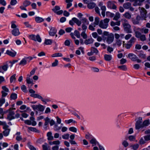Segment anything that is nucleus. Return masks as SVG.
Masks as SVG:
<instances>
[{"instance_id":"1","label":"nucleus","mask_w":150,"mask_h":150,"mask_svg":"<svg viewBox=\"0 0 150 150\" xmlns=\"http://www.w3.org/2000/svg\"><path fill=\"white\" fill-rule=\"evenodd\" d=\"M110 19L106 18L103 20H101L99 22V26L101 28L105 29L107 28L108 25V23Z\"/></svg>"},{"instance_id":"2","label":"nucleus","mask_w":150,"mask_h":150,"mask_svg":"<svg viewBox=\"0 0 150 150\" xmlns=\"http://www.w3.org/2000/svg\"><path fill=\"white\" fill-rule=\"evenodd\" d=\"M17 26L15 24L12 23L11 27L13 29L11 31V33L15 36H18L21 34L19 29L17 28Z\"/></svg>"},{"instance_id":"3","label":"nucleus","mask_w":150,"mask_h":150,"mask_svg":"<svg viewBox=\"0 0 150 150\" xmlns=\"http://www.w3.org/2000/svg\"><path fill=\"white\" fill-rule=\"evenodd\" d=\"M143 128L142 118L139 117L136 121L135 124V128L136 129H139Z\"/></svg>"},{"instance_id":"4","label":"nucleus","mask_w":150,"mask_h":150,"mask_svg":"<svg viewBox=\"0 0 150 150\" xmlns=\"http://www.w3.org/2000/svg\"><path fill=\"white\" fill-rule=\"evenodd\" d=\"M124 30L127 33H132L131 25L128 23H125L123 24Z\"/></svg>"},{"instance_id":"5","label":"nucleus","mask_w":150,"mask_h":150,"mask_svg":"<svg viewBox=\"0 0 150 150\" xmlns=\"http://www.w3.org/2000/svg\"><path fill=\"white\" fill-rule=\"evenodd\" d=\"M13 109H15V108H11L8 110L9 111V112L7 117V119L10 120L15 118L14 116V113L13 111H12Z\"/></svg>"},{"instance_id":"6","label":"nucleus","mask_w":150,"mask_h":150,"mask_svg":"<svg viewBox=\"0 0 150 150\" xmlns=\"http://www.w3.org/2000/svg\"><path fill=\"white\" fill-rule=\"evenodd\" d=\"M115 3H116L115 1H109L107 3V7L111 9L116 10L117 9V6L115 4Z\"/></svg>"},{"instance_id":"7","label":"nucleus","mask_w":150,"mask_h":150,"mask_svg":"<svg viewBox=\"0 0 150 150\" xmlns=\"http://www.w3.org/2000/svg\"><path fill=\"white\" fill-rule=\"evenodd\" d=\"M29 37L31 40L35 41H37L39 42H40L42 41L41 39L38 35L36 36L34 35H29Z\"/></svg>"},{"instance_id":"8","label":"nucleus","mask_w":150,"mask_h":150,"mask_svg":"<svg viewBox=\"0 0 150 150\" xmlns=\"http://www.w3.org/2000/svg\"><path fill=\"white\" fill-rule=\"evenodd\" d=\"M131 4L129 2L124 3L123 5V7L125 9H129L132 11H134V8L131 6Z\"/></svg>"},{"instance_id":"9","label":"nucleus","mask_w":150,"mask_h":150,"mask_svg":"<svg viewBox=\"0 0 150 150\" xmlns=\"http://www.w3.org/2000/svg\"><path fill=\"white\" fill-rule=\"evenodd\" d=\"M8 68V65L7 64H4L0 66V72L4 74V72L7 71Z\"/></svg>"},{"instance_id":"10","label":"nucleus","mask_w":150,"mask_h":150,"mask_svg":"<svg viewBox=\"0 0 150 150\" xmlns=\"http://www.w3.org/2000/svg\"><path fill=\"white\" fill-rule=\"evenodd\" d=\"M139 9H141L140 12L141 17L145 19L146 18V14L147 13L145 9V8H141L140 7H139Z\"/></svg>"},{"instance_id":"11","label":"nucleus","mask_w":150,"mask_h":150,"mask_svg":"<svg viewBox=\"0 0 150 150\" xmlns=\"http://www.w3.org/2000/svg\"><path fill=\"white\" fill-rule=\"evenodd\" d=\"M114 36L113 34H110L108 36L106 42L109 44L111 43L114 40Z\"/></svg>"},{"instance_id":"12","label":"nucleus","mask_w":150,"mask_h":150,"mask_svg":"<svg viewBox=\"0 0 150 150\" xmlns=\"http://www.w3.org/2000/svg\"><path fill=\"white\" fill-rule=\"evenodd\" d=\"M141 16L138 15L137 16L136 19L132 18V21L134 25L138 24L139 23V21L141 20Z\"/></svg>"},{"instance_id":"13","label":"nucleus","mask_w":150,"mask_h":150,"mask_svg":"<svg viewBox=\"0 0 150 150\" xmlns=\"http://www.w3.org/2000/svg\"><path fill=\"white\" fill-rule=\"evenodd\" d=\"M57 32L56 29L54 28H52L49 32V34L50 36H54Z\"/></svg>"},{"instance_id":"14","label":"nucleus","mask_w":150,"mask_h":150,"mask_svg":"<svg viewBox=\"0 0 150 150\" xmlns=\"http://www.w3.org/2000/svg\"><path fill=\"white\" fill-rule=\"evenodd\" d=\"M128 57L133 61H136V59L138 58L135 55L132 53L129 54H128Z\"/></svg>"},{"instance_id":"15","label":"nucleus","mask_w":150,"mask_h":150,"mask_svg":"<svg viewBox=\"0 0 150 150\" xmlns=\"http://www.w3.org/2000/svg\"><path fill=\"white\" fill-rule=\"evenodd\" d=\"M6 53L12 57H15L16 54V52L15 51H14L13 52L8 50L6 51Z\"/></svg>"},{"instance_id":"16","label":"nucleus","mask_w":150,"mask_h":150,"mask_svg":"<svg viewBox=\"0 0 150 150\" xmlns=\"http://www.w3.org/2000/svg\"><path fill=\"white\" fill-rule=\"evenodd\" d=\"M4 129L5 130L3 132V134L4 136L7 137L9 135L10 129H8V128Z\"/></svg>"},{"instance_id":"17","label":"nucleus","mask_w":150,"mask_h":150,"mask_svg":"<svg viewBox=\"0 0 150 150\" xmlns=\"http://www.w3.org/2000/svg\"><path fill=\"white\" fill-rule=\"evenodd\" d=\"M105 59L106 61H110L112 59V56L111 55L105 54L104 55Z\"/></svg>"},{"instance_id":"18","label":"nucleus","mask_w":150,"mask_h":150,"mask_svg":"<svg viewBox=\"0 0 150 150\" xmlns=\"http://www.w3.org/2000/svg\"><path fill=\"white\" fill-rule=\"evenodd\" d=\"M138 29L142 33L147 34L148 33L149 30L147 28H138Z\"/></svg>"},{"instance_id":"19","label":"nucleus","mask_w":150,"mask_h":150,"mask_svg":"<svg viewBox=\"0 0 150 150\" xmlns=\"http://www.w3.org/2000/svg\"><path fill=\"white\" fill-rule=\"evenodd\" d=\"M94 40L92 38H89L88 39H86L84 41V43L86 45H87L88 44H91L93 43V42Z\"/></svg>"},{"instance_id":"20","label":"nucleus","mask_w":150,"mask_h":150,"mask_svg":"<svg viewBox=\"0 0 150 150\" xmlns=\"http://www.w3.org/2000/svg\"><path fill=\"white\" fill-rule=\"evenodd\" d=\"M73 21L74 23H76L78 26L81 25V21L76 18H73Z\"/></svg>"},{"instance_id":"21","label":"nucleus","mask_w":150,"mask_h":150,"mask_svg":"<svg viewBox=\"0 0 150 150\" xmlns=\"http://www.w3.org/2000/svg\"><path fill=\"white\" fill-rule=\"evenodd\" d=\"M100 22V18L98 17H96L95 18L94 22L93 23V25H94V27H96V25H99Z\"/></svg>"},{"instance_id":"22","label":"nucleus","mask_w":150,"mask_h":150,"mask_svg":"<svg viewBox=\"0 0 150 150\" xmlns=\"http://www.w3.org/2000/svg\"><path fill=\"white\" fill-rule=\"evenodd\" d=\"M96 4L93 2H91L88 3L87 5L88 8L89 9H92L95 7Z\"/></svg>"},{"instance_id":"23","label":"nucleus","mask_w":150,"mask_h":150,"mask_svg":"<svg viewBox=\"0 0 150 150\" xmlns=\"http://www.w3.org/2000/svg\"><path fill=\"white\" fill-rule=\"evenodd\" d=\"M0 125L3 126V129H6L9 127V126L6 124L5 122H2L0 121Z\"/></svg>"},{"instance_id":"24","label":"nucleus","mask_w":150,"mask_h":150,"mask_svg":"<svg viewBox=\"0 0 150 150\" xmlns=\"http://www.w3.org/2000/svg\"><path fill=\"white\" fill-rule=\"evenodd\" d=\"M31 96H32L34 98H37L40 99H41L42 100L43 102H45V100L43 99L42 97L39 94H33V95H31Z\"/></svg>"},{"instance_id":"25","label":"nucleus","mask_w":150,"mask_h":150,"mask_svg":"<svg viewBox=\"0 0 150 150\" xmlns=\"http://www.w3.org/2000/svg\"><path fill=\"white\" fill-rule=\"evenodd\" d=\"M134 1V3L133 4V5L136 6L137 5L140 6L142 2L140 0H133Z\"/></svg>"},{"instance_id":"26","label":"nucleus","mask_w":150,"mask_h":150,"mask_svg":"<svg viewBox=\"0 0 150 150\" xmlns=\"http://www.w3.org/2000/svg\"><path fill=\"white\" fill-rule=\"evenodd\" d=\"M27 61L26 58H24L20 61L19 63V65H24L27 64Z\"/></svg>"},{"instance_id":"27","label":"nucleus","mask_w":150,"mask_h":150,"mask_svg":"<svg viewBox=\"0 0 150 150\" xmlns=\"http://www.w3.org/2000/svg\"><path fill=\"white\" fill-rule=\"evenodd\" d=\"M47 136L48 137L47 139L48 140H52L54 138L52 136V133L51 132H48L47 133Z\"/></svg>"},{"instance_id":"28","label":"nucleus","mask_w":150,"mask_h":150,"mask_svg":"<svg viewBox=\"0 0 150 150\" xmlns=\"http://www.w3.org/2000/svg\"><path fill=\"white\" fill-rule=\"evenodd\" d=\"M52 43V40L51 39H45L44 44L46 45H50Z\"/></svg>"},{"instance_id":"29","label":"nucleus","mask_w":150,"mask_h":150,"mask_svg":"<svg viewBox=\"0 0 150 150\" xmlns=\"http://www.w3.org/2000/svg\"><path fill=\"white\" fill-rule=\"evenodd\" d=\"M124 16L126 18L130 19L131 17V15L129 12H126L124 14Z\"/></svg>"},{"instance_id":"30","label":"nucleus","mask_w":150,"mask_h":150,"mask_svg":"<svg viewBox=\"0 0 150 150\" xmlns=\"http://www.w3.org/2000/svg\"><path fill=\"white\" fill-rule=\"evenodd\" d=\"M35 20L37 23H40L44 21V19L42 18L37 17L35 18Z\"/></svg>"},{"instance_id":"31","label":"nucleus","mask_w":150,"mask_h":150,"mask_svg":"<svg viewBox=\"0 0 150 150\" xmlns=\"http://www.w3.org/2000/svg\"><path fill=\"white\" fill-rule=\"evenodd\" d=\"M91 51L92 52L93 54L95 53L96 54H97L98 52V51L97 49L94 47H92L91 48Z\"/></svg>"},{"instance_id":"32","label":"nucleus","mask_w":150,"mask_h":150,"mask_svg":"<svg viewBox=\"0 0 150 150\" xmlns=\"http://www.w3.org/2000/svg\"><path fill=\"white\" fill-rule=\"evenodd\" d=\"M120 17V15L119 12H117L116 13L115 16L114 17L113 19L116 21H117Z\"/></svg>"},{"instance_id":"33","label":"nucleus","mask_w":150,"mask_h":150,"mask_svg":"<svg viewBox=\"0 0 150 150\" xmlns=\"http://www.w3.org/2000/svg\"><path fill=\"white\" fill-rule=\"evenodd\" d=\"M30 4L31 2L27 0H25L23 3V5L25 7L30 5Z\"/></svg>"},{"instance_id":"34","label":"nucleus","mask_w":150,"mask_h":150,"mask_svg":"<svg viewBox=\"0 0 150 150\" xmlns=\"http://www.w3.org/2000/svg\"><path fill=\"white\" fill-rule=\"evenodd\" d=\"M62 54L58 52L54 53L52 55V57H62Z\"/></svg>"},{"instance_id":"35","label":"nucleus","mask_w":150,"mask_h":150,"mask_svg":"<svg viewBox=\"0 0 150 150\" xmlns=\"http://www.w3.org/2000/svg\"><path fill=\"white\" fill-rule=\"evenodd\" d=\"M143 127L145 126H148L149 124V121L148 120H146L142 122Z\"/></svg>"},{"instance_id":"36","label":"nucleus","mask_w":150,"mask_h":150,"mask_svg":"<svg viewBox=\"0 0 150 150\" xmlns=\"http://www.w3.org/2000/svg\"><path fill=\"white\" fill-rule=\"evenodd\" d=\"M30 119L31 120L30 121L31 122L32 121V125L33 126H35L36 125V122L35 121H34V118L33 116H31L30 117Z\"/></svg>"},{"instance_id":"37","label":"nucleus","mask_w":150,"mask_h":150,"mask_svg":"<svg viewBox=\"0 0 150 150\" xmlns=\"http://www.w3.org/2000/svg\"><path fill=\"white\" fill-rule=\"evenodd\" d=\"M16 74H15L12 76L10 79V82L11 83H12L13 81H15L16 80Z\"/></svg>"},{"instance_id":"38","label":"nucleus","mask_w":150,"mask_h":150,"mask_svg":"<svg viewBox=\"0 0 150 150\" xmlns=\"http://www.w3.org/2000/svg\"><path fill=\"white\" fill-rule=\"evenodd\" d=\"M10 98L12 99L15 100L17 98V95L15 93H12L11 95Z\"/></svg>"},{"instance_id":"39","label":"nucleus","mask_w":150,"mask_h":150,"mask_svg":"<svg viewBox=\"0 0 150 150\" xmlns=\"http://www.w3.org/2000/svg\"><path fill=\"white\" fill-rule=\"evenodd\" d=\"M5 100L4 98L1 97L0 98V106H1L2 105L5 103Z\"/></svg>"},{"instance_id":"40","label":"nucleus","mask_w":150,"mask_h":150,"mask_svg":"<svg viewBox=\"0 0 150 150\" xmlns=\"http://www.w3.org/2000/svg\"><path fill=\"white\" fill-rule=\"evenodd\" d=\"M118 68L119 69H120L123 70H127V68L126 66L125 65H122L121 66H119Z\"/></svg>"},{"instance_id":"41","label":"nucleus","mask_w":150,"mask_h":150,"mask_svg":"<svg viewBox=\"0 0 150 150\" xmlns=\"http://www.w3.org/2000/svg\"><path fill=\"white\" fill-rule=\"evenodd\" d=\"M140 40L142 41H144L146 40V38L145 35H142L139 38Z\"/></svg>"},{"instance_id":"42","label":"nucleus","mask_w":150,"mask_h":150,"mask_svg":"<svg viewBox=\"0 0 150 150\" xmlns=\"http://www.w3.org/2000/svg\"><path fill=\"white\" fill-rule=\"evenodd\" d=\"M45 122L44 124V125L45 126L47 125L49 123L50 121V119L48 118V117H47L45 119Z\"/></svg>"},{"instance_id":"43","label":"nucleus","mask_w":150,"mask_h":150,"mask_svg":"<svg viewBox=\"0 0 150 150\" xmlns=\"http://www.w3.org/2000/svg\"><path fill=\"white\" fill-rule=\"evenodd\" d=\"M44 109V106L41 105H38V110L40 111H43Z\"/></svg>"},{"instance_id":"44","label":"nucleus","mask_w":150,"mask_h":150,"mask_svg":"<svg viewBox=\"0 0 150 150\" xmlns=\"http://www.w3.org/2000/svg\"><path fill=\"white\" fill-rule=\"evenodd\" d=\"M74 34L78 38L80 37V34L79 32L77 30H76L74 32Z\"/></svg>"},{"instance_id":"45","label":"nucleus","mask_w":150,"mask_h":150,"mask_svg":"<svg viewBox=\"0 0 150 150\" xmlns=\"http://www.w3.org/2000/svg\"><path fill=\"white\" fill-rule=\"evenodd\" d=\"M81 21L83 24H85L86 23L87 24H88L89 23L88 21L87 18H83L81 19Z\"/></svg>"},{"instance_id":"46","label":"nucleus","mask_w":150,"mask_h":150,"mask_svg":"<svg viewBox=\"0 0 150 150\" xmlns=\"http://www.w3.org/2000/svg\"><path fill=\"white\" fill-rule=\"evenodd\" d=\"M122 43V41L121 40H120V39L116 40V44L118 46H120L121 45Z\"/></svg>"},{"instance_id":"47","label":"nucleus","mask_w":150,"mask_h":150,"mask_svg":"<svg viewBox=\"0 0 150 150\" xmlns=\"http://www.w3.org/2000/svg\"><path fill=\"white\" fill-rule=\"evenodd\" d=\"M131 147H132V148L134 150H136L139 147V145L138 144H136L134 145H132Z\"/></svg>"},{"instance_id":"48","label":"nucleus","mask_w":150,"mask_h":150,"mask_svg":"<svg viewBox=\"0 0 150 150\" xmlns=\"http://www.w3.org/2000/svg\"><path fill=\"white\" fill-rule=\"evenodd\" d=\"M69 129L70 131L71 132H77L76 128L74 127H70L69 128Z\"/></svg>"},{"instance_id":"49","label":"nucleus","mask_w":150,"mask_h":150,"mask_svg":"<svg viewBox=\"0 0 150 150\" xmlns=\"http://www.w3.org/2000/svg\"><path fill=\"white\" fill-rule=\"evenodd\" d=\"M60 7L57 6H55V8L52 9V10L55 13L57 12V11L59 10L60 9Z\"/></svg>"},{"instance_id":"50","label":"nucleus","mask_w":150,"mask_h":150,"mask_svg":"<svg viewBox=\"0 0 150 150\" xmlns=\"http://www.w3.org/2000/svg\"><path fill=\"white\" fill-rule=\"evenodd\" d=\"M81 35L84 39H86L87 38V35L85 33V32L83 31L81 33Z\"/></svg>"},{"instance_id":"51","label":"nucleus","mask_w":150,"mask_h":150,"mask_svg":"<svg viewBox=\"0 0 150 150\" xmlns=\"http://www.w3.org/2000/svg\"><path fill=\"white\" fill-rule=\"evenodd\" d=\"M135 34L136 37L138 38H139L142 35L138 31H135Z\"/></svg>"},{"instance_id":"52","label":"nucleus","mask_w":150,"mask_h":150,"mask_svg":"<svg viewBox=\"0 0 150 150\" xmlns=\"http://www.w3.org/2000/svg\"><path fill=\"white\" fill-rule=\"evenodd\" d=\"M135 40L136 39L134 37H132L131 39L129 41L128 43L132 44V43H133L135 42Z\"/></svg>"},{"instance_id":"53","label":"nucleus","mask_w":150,"mask_h":150,"mask_svg":"<svg viewBox=\"0 0 150 150\" xmlns=\"http://www.w3.org/2000/svg\"><path fill=\"white\" fill-rule=\"evenodd\" d=\"M95 27H94V25H93V24L90 25L89 26V29L92 31H94L95 30L94 28Z\"/></svg>"},{"instance_id":"54","label":"nucleus","mask_w":150,"mask_h":150,"mask_svg":"<svg viewBox=\"0 0 150 150\" xmlns=\"http://www.w3.org/2000/svg\"><path fill=\"white\" fill-rule=\"evenodd\" d=\"M28 129L32 131L35 132H38L39 131L37 129L35 128L32 127H29Z\"/></svg>"},{"instance_id":"55","label":"nucleus","mask_w":150,"mask_h":150,"mask_svg":"<svg viewBox=\"0 0 150 150\" xmlns=\"http://www.w3.org/2000/svg\"><path fill=\"white\" fill-rule=\"evenodd\" d=\"M21 90H22V91L24 92H26L27 89L26 86L24 85H22L21 86Z\"/></svg>"},{"instance_id":"56","label":"nucleus","mask_w":150,"mask_h":150,"mask_svg":"<svg viewBox=\"0 0 150 150\" xmlns=\"http://www.w3.org/2000/svg\"><path fill=\"white\" fill-rule=\"evenodd\" d=\"M139 57L141 58L145 59L146 58V55L145 54L140 53L138 54Z\"/></svg>"},{"instance_id":"57","label":"nucleus","mask_w":150,"mask_h":150,"mask_svg":"<svg viewBox=\"0 0 150 150\" xmlns=\"http://www.w3.org/2000/svg\"><path fill=\"white\" fill-rule=\"evenodd\" d=\"M81 27L83 30V31L86 32L87 29V27L86 25L85 24H83L82 25Z\"/></svg>"},{"instance_id":"58","label":"nucleus","mask_w":150,"mask_h":150,"mask_svg":"<svg viewBox=\"0 0 150 150\" xmlns=\"http://www.w3.org/2000/svg\"><path fill=\"white\" fill-rule=\"evenodd\" d=\"M145 140H144L143 138H141L139 142L140 144H143L145 143Z\"/></svg>"},{"instance_id":"59","label":"nucleus","mask_w":150,"mask_h":150,"mask_svg":"<svg viewBox=\"0 0 150 150\" xmlns=\"http://www.w3.org/2000/svg\"><path fill=\"white\" fill-rule=\"evenodd\" d=\"M128 138L130 141H134L135 140V137L134 136L131 135Z\"/></svg>"},{"instance_id":"60","label":"nucleus","mask_w":150,"mask_h":150,"mask_svg":"<svg viewBox=\"0 0 150 150\" xmlns=\"http://www.w3.org/2000/svg\"><path fill=\"white\" fill-rule=\"evenodd\" d=\"M26 81L27 83L28 84H30V83H32L33 84V81L32 80H31L30 79L29 77H27L26 78Z\"/></svg>"},{"instance_id":"61","label":"nucleus","mask_w":150,"mask_h":150,"mask_svg":"<svg viewBox=\"0 0 150 150\" xmlns=\"http://www.w3.org/2000/svg\"><path fill=\"white\" fill-rule=\"evenodd\" d=\"M122 144L125 147H127L129 145L128 143L125 140L123 141L122 143Z\"/></svg>"},{"instance_id":"62","label":"nucleus","mask_w":150,"mask_h":150,"mask_svg":"<svg viewBox=\"0 0 150 150\" xmlns=\"http://www.w3.org/2000/svg\"><path fill=\"white\" fill-rule=\"evenodd\" d=\"M107 51L110 53H111L113 50V49L110 46H108L107 48Z\"/></svg>"},{"instance_id":"63","label":"nucleus","mask_w":150,"mask_h":150,"mask_svg":"<svg viewBox=\"0 0 150 150\" xmlns=\"http://www.w3.org/2000/svg\"><path fill=\"white\" fill-rule=\"evenodd\" d=\"M69 137V134H64L62 136V137L63 139H68Z\"/></svg>"},{"instance_id":"64","label":"nucleus","mask_w":150,"mask_h":150,"mask_svg":"<svg viewBox=\"0 0 150 150\" xmlns=\"http://www.w3.org/2000/svg\"><path fill=\"white\" fill-rule=\"evenodd\" d=\"M144 138L146 141H148L150 140V134L144 136Z\"/></svg>"}]
</instances>
